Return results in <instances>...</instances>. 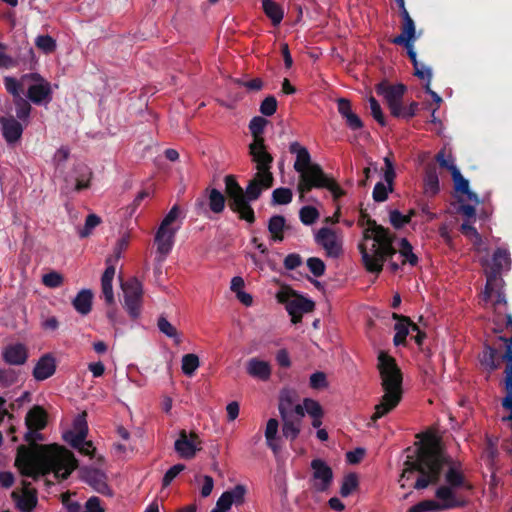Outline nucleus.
I'll return each mask as SVG.
<instances>
[{
	"label": "nucleus",
	"mask_w": 512,
	"mask_h": 512,
	"mask_svg": "<svg viewBox=\"0 0 512 512\" xmlns=\"http://www.w3.org/2000/svg\"><path fill=\"white\" fill-rule=\"evenodd\" d=\"M405 453L406 459L398 480L401 488L423 490L430 485H436L441 479L444 468L447 467L446 484L436 489L435 497L438 500H449L456 507L463 506L455 490H471L472 485L467 481L460 461H454L447 455L438 442L419 445L415 449L408 447Z\"/></svg>",
	"instance_id": "1"
},
{
	"label": "nucleus",
	"mask_w": 512,
	"mask_h": 512,
	"mask_svg": "<svg viewBox=\"0 0 512 512\" xmlns=\"http://www.w3.org/2000/svg\"><path fill=\"white\" fill-rule=\"evenodd\" d=\"M74 454L57 444L20 445L17 448L15 466L22 476L38 480L53 472L58 480H66L77 467Z\"/></svg>",
	"instance_id": "2"
},
{
	"label": "nucleus",
	"mask_w": 512,
	"mask_h": 512,
	"mask_svg": "<svg viewBox=\"0 0 512 512\" xmlns=\"http://www.w3.org/2000/svg\"><path fill=\"white\" fill-rule=\"evenodd\" d=\"M368 225L363 231V241L358 249L361 253L362 263L370 273L379 274L383 270L384 261L397 250L393 246L394 235L388 228L383 227L371 219L366 211H360L359 225Z\"/></svg>",
	"instance_id": "3"
},
{
	"label": "nucleus",
	"mask_w": 512,
	"mask_h": 512,
	"mask_svg": "<svg viewBox=\"0 0 512 512\" xmlns=\"http://www.w3.org/2000/svg\"><path fill=\"white\" fill-rule=\"evenodd\" d=\"M378 370L384 395L375 406V412L368 423L369 426L395 409L402 399L403 377L396 360L387 353L380 352L378 355Z\"/></svg>",
	"instance_id": "4"
},
{
	"label": "nucleus",
	"mask_w": 512,
	"mask_h": 512,
	"mask_svg": "<svg viewBox=\"0 0 512 512\" xmlns=\"http://www.w3.org/2000/svg\"><path fill=\"white\" fill-rule=\"evenodd\" d=\"M289 151L296 155L294 169L299 173L297 189L301 195H304L314 189L313 183L322 176L324 171L319 164L311 162L309 151L298 142H292Z\"/></svg>",
	"instance_id": "5"
},
{
	"label": "nucleus",
	"mask_w": 512,
	"mask_h": 512,
	"mask_svg": "<svg viewBox=\"0 0 512 512\" xmlns=\"http://www.w3.org/2000/svg\"><path fill=\"white\" fill-rule=\"evenodd\" d=\"M225 197L232 212L237 213L241 220L252 224L255 222V213L252 206L245 201L244 189L232 174L224 177Z\"/></svg>",
	"instance_id": "6"
},
{
	"label": "nucleus",
	"mask_w": 512,
	"mask_h": 512,
	"mask_svg": "<svg viewBox=\"0 0 512 512\" xmlns=\"http://www.w3.org/2000/svg\"><path fill=\"white\" fill-rule=\"evenodd\" d=\"M511 266V258L508 250L503 248H497L492 256V263L485 270L486 285L483 292V298L485 301L492 297V292L495 287L503 282L501 273L503 270H509Z\"/></svg>",
	"instance_id": "7"
},
{
	"label": "nucleus",
	"mask_w": 512,
	"mask_h": 512,
	"mask_svg": "<svg viewBox=\"0 0 512 512\" xmlns=\"http://www.w3.org/2000/svg\"><path fill=\"white\" fill-rule=\"evenodd\" d=\"M179 214V206L174 205L163 218L155 234L154 241L157 245V251L164 256L168 255L173 248L175 236L180 226L174 227L172 224L177 220Z\"/></svg>",
	"instance_id": "8"
},
{
	"label": "nucleus",
	"mask_w": 512,
	"mask_h": 512,
	"mask_svg": "<svg viewBox=\"0 0 512 512\" xmlns=\"http://www.w3.org/2000/svg\"><path fill=\"white\" fill-rule=\"evenodd\" d=\"M277 300L279 303L284 304L287 312L291 316L292 323L296 324L302 320L304 313L312 312L315 308V303L297 294L293 290H281L277 293Z\"/></svg>",
	"instance_id": "9"
},
{
	"label": "nucleus",
	"mask_w": 512,
	"mask_h": 512,
	"mask_svg": "<svg viewBox=\"0 0 512 512\" xmlns=\"http://www.w3.org/2000/svg\"><path fill=\"white\" fill-rule=\"evenodd\" d=\"M48 415L43 407L33 406L25 416L27 431L24 434V441L31 446L38 445L37 441H43L44 436L40 433L47 426Z\"/></svg>",
	"instance_id": "10"
},
{
	"label": "nucleus",
	"mask_w": 512,
	"mask_h": 512,
	"mask_svg": "<svg viewBox=\"0 0 512 512\" xmlns=\"http://www.w3.org/2000/svg\"><path fill=\"white\" fill-rule=\"evenodd\" d=\"M124 293V308L132 319L141 314L143 285L137 278H131L121 284Z\"/></svg>",
	"instance_id": "11"
},
{
	"label": "nucleus",
	"mask_w": 512,
	"mask_h": 512,
	"mask_svg": "<svg viewBox=\"0 0 512 512\" xmlns=\"http://www.w3.org/2000/svg\"><path fill=\"white\" fill-rule=\"evenodd\" d=\"M376 93L383 96L393 117L399 116V109L403 105V96L407 90L404 84H389L386 81L380 82L375 87Z\"/></svg>",
	"instance_id": "12"
},
{
	"label": "nucleus",
	"mask_w": 512,
	"mask_h": 512,
	"mask_svg": "<svg viewBox=\"0 0 512 512\" xmlns=\"http://www.w3.org/2000/svg\"><path fill=\"white\" fill-rule=\"evenodd\" d=\"M74 173V179L68 176L65 177V184L60 188L62 194L68 196L72 192H80L90 187L93 172L86 164L79 163L75 165Z\"/></svg>",
	"instance_id": "13"
},
{
	"label": "nucleus",
	"mask_w": 512,
	"mask_h": 512,
	"mask_svg": "<svg viewBox=\"0 0 512 512\" xmlns=\"http://www.w3.org/2000/svg\"><path fill=\"white\" fill-rule=\"evenodd\" d=\"M201 443L196 432L191 431L187 433L186 430L182 429L174 443V449L181 458L192 459L195 457L196 452L201 450Z\"/></svg>",
	"instance_id": "14"
},
{
	"label": "nucleus",
	"mask_w": 512,
	"mask_h": 512,
	"mask_svg": "<svg viewBox=\"0 0 512 512\" xmlns=\"http://www.w3.org/2000/svg\"><path fill=\"white\" fill-rule=\"evenodd\" d=\"M315 241L326 251L329 257L338 258L343 252L342 239L334 230L328 227H322L318 230Z\"/></svg>",
	"instance_id": "15"
},
{
	"label": "nucleus",
	"mask_w": 512,
	"mask_h": 512,
	"mask_svg": "<svg viewBox=\"0 0 512 512\" xmlns=\"http://www.w3.org/2000/svg\"><path fill=\"white\" fill-rule=\"evenodd\" d=\"M273 184L274 177L272 173H256L244 190L245 201L250 204V202L258 200L262 191L271 188Z\"/></svg>",
	"instance_id": "16"
},
{
	"label": "nucleus",
	"mask_w": 512,
	"mask_h": 512,
	"mask_svg": "<svg viewBox=\"0 0 512 512\" xmlns=\"http://www.w3.org/2000/svg\"><path fill=\"white\" fill-rule=\"evenodd\" d=\"M313 470L314 489L318 492H325L331 486L333 481V471L331 467L322 459H313L311 461Z\"/></svg>",
	"instance_id": "17"
},
{
	"label": "nucleus",
	"mask_w": 512,
	"mask_h": 512,
	"mask_svg": "<svg viewBox=\"0 0 512 512\" xmlns=\"http://www.w3.org/2000/svg\"><path fill=\"white\" fill-rule=\"evenodd\" d=\"M249 153L252 156V161L256 163L257 173H272L270 171L273 157L267 151L265 140H258L249 145Z\"/></svg>",
	"instance_id": "18"
},
{
	"label": "nucleus",
	"mask_w": 512,
	"mask_h": 512,
	"mask_svg": "<svg viewBox=\"0 0 512 512\" xmlns=\"http://www.w3.org/2000/svg\"><path fill=\"white\" fill-rule=\"evenodd\" d=\"M86 412H82L76 416L73 421V428L63 434V439L70 444L71 447H78L83 444L88 434V424L86 420Z\"/></svg>",
	"instance_id": "19"
},
{
	"label": "nucleus",
	"mask_w": 512,
	"mask_h": 512,
	"mask_svg": "<svg viewBox=\"0 0 512 512\" xmlns=\"http://www.w3.org/2000/svg\"><path fill=\"white\" fill-rule=\"evenodd\" d=\"M0 127L2 136L8 144L19 141L24 131L22 121L12 115L0 116Z\"/></svg>",
	"instance_id": "20"
},
{
	"label": "nucleus",
	"mask_w": 512,
	"mask_h": 512,
	"mask_svg": "<svg viewBox=\"0 0 512 512\" xmlns=\"http://www.w3.org/2000/svg\"><path fill=\"white\" fill-rule=\"evenodd\" d=\"M83 480L90 485L98 493L111 496L112 491L106 482V475L100 469L97 468H83L82 469Z\"/></svg>",
	"instance_id": "21"
},
{
	"label": "nucleus",
	"mask_w": 512,
	"mask_h": 512,
	"mask_svg": "<svg viewBox=\"0 0 512 512\" xmlns=\"http://www.w3.org/2000/svg\"><path fill=\"white\" fill-rule=\"evenodd\" d=\"M278 410L281 418L304 417V408L301 404H294L293 394L289 390H282L280 392Z\"/></svg>",
	"instance_id": "22"
},
{
	"label": "nucleus",
	"mask_w": 512,
	"mask_h": 512,
	"mask_svg": "<svg viewBox=\"0 0 512 512\" xmlns=\"http://www.w3.org/2000/svg\"><path fill=\"white\" fill-rule=\"evenodd\" d=\"M27 98L35 105L48 104L52 100L51 85L48 81L29 86Z\"/></svg>",
	"instance_id": "23"
},
{
	"label": "nucleus",
	"mask_w": 512,
	"mask_h": 512,
	"mask_svg": "<svg viewBox=\"0 0 512 512\" xmlns=\"http://www.w3.org/2000/svg\"><path fill=\"white\" fill-rule=\"evenodd\" d=\"M3 360L9 365H23L28 359V351L21 343L7 345L3 350Z\"/></svg>",
	"instance_id": "24"
},
{
	"label": "nucleus",
	"mask_w": 512,
	"mask_h": 512,
	"mask_svg": "<svg viewBox=\"0 0 512 512\" xmlns=\"http://www.w3.org/2000/svg\"><path fill=\"white\" fill-rule=\"evenodd\" d=\"M56 371L55 358L47 353L41 356L33 369V377L43 381L51 377Z\"/></svg>",
	"instance_id": "25"
},
{
	"label": "nucleus",
	"mask_w": 512,
	"mask_h": 512,
	"mask_svg": "<svg viewBox=\"0 0 512 512\" xmlns=\"http://www.w3.org/2000/svg\"><path fill=\"white\" fill-rule=\"evenodd\" d=\"M504 354L505 352L499 356L498 350L495 347L485 344L483 351L479 354L478 358L481 366L491 373L500 367L501 360L505 361L503 359Z\"/></svg>",
	"instance_id": "26"
},
{
	"label": "nucleus",
	"mask_w": 512,
	"mask_h": 512,
	"mask_svg": "<svg viewBox=\"0 0 512 512\" xmlns=\"http://www.w3.org/2000/svg\"><path fill=\"white\" fill-rule=\"evenodd\" d=\"M424 193L429 197L436 196L440 191L439 177L437 167L434 163H429L425 167L423 178Z\"/></svg>",
	"instance_id": "27"
},
{
	"label": "nucleus",
	"mask_w": 512,
	"mask_h": 512,
	"mask_svg": "<svg viewBox=\"0 0 512 512\" xmlns=\"http://www.w3.org/2000/svg\"><path fill=\"white\" fill-rule=\"evenodd\" d=\"M456 508L454 503H451L449 500H423L415 505H413L408 512H437L444 511L448 509Z\"/></svg>",
	"instance_id": "28"
},
{
	"label": "nucleus",
	"mask_w": 512,
	"mask_h": 512,
	"mask_svg": "<svg viewBox=\"0 0 512 512\" xmlns=\"http://www.w3.org/2000/svg\"><path fill=\"white\" fill-rule=\"evenodd\" d=\"M24 493L22 496H18L16 492L12 493V497L16 499V505L22 512H32L37 505L36 493L28 491L30 482L23 481Z\"/></svg>",
	"instance_id": "29"
},
{
	"label": "nucleus",
	"mask_w": 512,
	"mask_h": 512,
	"mask_svg": "<svg viewBox=\"0 0 512 512\" xmlns=\"http://www.w3.org/2000/svg\"><path fill=\"white\" fill-rule=\"evenodd\" d=\"M247 373L254 378L266 381L270 378L271 367L266 361L251 358L247 363Z\"/></svg>",
	"instance_id": "30"
},
{
	"label": "nucleus",
	"mask_w": 512,
	"mask_h": 512,
	"mask_svg": "<svg viewBox=\"0 0 512 512\" xmlns=\"http://www.w3.org/2000/svg\"><path fill=\"white\" fill-rule=\"evenodd\" d=\"M93 292L90 289L80 290L72 300L74 309L81 315H88L92 310Z\"/></svg>",
	"instance_id": "31"
},
{
	"label": "nucleus",
	"mask_w": 512,
	"mask_h": 512,
	"mask_svg": "<svg viewBox=\"0 0 512 512\" xmlns=\"http://www.w3.org/2000/svg\"><path fill=\"white\" fill-rule=\"evenodd\" d=\"M115 276V267L108 265L101 277V290L102 295L107 305H112L115 302L112 281Z\"/></svg>",
	"instance_id": "32"
},
{
	"label": "nucleus",
	"mask_w": 512,
	"mask_h": 512,
	"mask_svg": "<svg viewBox=\"0 0 512 512\" xmlns=\"http://www.w3.org/2000/svg\"><path fill=\"white\" fill-rule=\"evenodd\" d=\"M392 318L398 320V323L394 326L396 333L393 338V343L395 346L405 345L406 338L409 334V317L393 313Z\"/></svg>",
	"instance_id": "33"
},
{
	"label": "nucleus",
	"mask_w": 512,
	"mask_h": 512,
	"mask_svg": "<svg viewBox=\"0 0 512 512\" xmlns=\"http://www.w3.org/2000/svg\"><path fill=\"white\" fill-rule=\"evenodd\" d=\"M287 228L285 217L282 215H273L268 221V231L271 234V239L275 242L283 241V233Z\"/></svg>",
	"instance_id": "34"
},
{
	"label": "nucleus",
	"mask_w": 512,
	"mask_h": 512,
	"mask_svg": "<svg viewBox=\"0 0 512 512\" xmlns=\"http://www.w3.org/2000/svg\"><path fill=\"white\" fill-rule=\"evenodd\" d=\"M313 184H315L314 188L316 189L326 188L329 190L335 200L345 195V191L339 186V184L333 178L325 174V172H323L322 176Z\"/></svg>",
	"instance_id": "35"
},
{
	"label": "nucleus",
	"mask_w": 512,
	"mask_h": 512,
	"mask_svg": "<svg viewBox=\"0 0 512 512\" xmlns=\"http://www.w3.org/2000/svg\"><path fill=\"white\" fill-rule=\"evenodd\" d=\"M416 40V28L412 18L402 20L401 34L392 39L393 44H407Z\"/></svg>",
	"instance_id": "36"
},
{
	"label": "nucleus",
	"mask_w": 512,
	"mask_h": 512,
	"mask_svg": "<svg viewBox=\"0 0 512 512\" xmlns=\"http://www.w3.org/2000/svg\"><path fill=\"white\" fill-rule=\"evenodd\" d=\"M303 418L297 417H287L281 418L282 425V434L285 438L294 441L300 434L301 431V422Z\"/></svg>",
	"instance_id": "37"
},
{
	"label": "nucleus",
	"mask_w": 512,
	"mask_h": 512,
	"mask_svg": "<svg viewBox=\"0 0 512 512\" xmlns=\"http://www.w3.org/2000/svg\"><path fill=\"white\" fill-rule=\"evenodd\" d=\"M262 8L274 26H277L281 23L284 13L279 4L273 0H262Z\"/></svg>",
	"instance_id": "38"
},
{
	"label": "nucleus",
	"mask_w": 512,
	"mask_h": 512,
	"mask_svg": "<svg viewBox=\"0 0 512 512\" xmlns=\"http://www.w3.org/2000/svg\"><path fill=\"white\" fill-rule=\"evenodd\" d=\"M279 428V422L275 418H270L266 424L265 430V438L267 446L277 454L280 450L279 445L277 444V433Z\"/></svg>",
	"instance_id": "39"
},
{
	"label": "nucleus",
	"mask_w": 512,
	"mask_h": 512,
	"mask_svg": "<svg viewBox=\"0 0 512 512\" xmlns=\"http://www.w3.org/2000/svg\"><path fill=\"white\" fill-rule=\"evenodd\" d=\"M207 192L209 209L215 214L222 213L226 204L225 195L216 188L207 189Z\"/></svg>",
	"instance_id": "40"
},
{
	"label": "nucleus",
	"mask_w": 512,
	"mask_h": 512,
	"mask_svg": "<svg viewBox=\"0 0 512 512\" xmlns=\"http://www.w3.org/2000/svg\"><path fill=\"white\" fill-rule=\"evenodd\" d=\"M29 101L30 100L25 99L23 96L13 99L16 114L15 118L22 121L25 124H28L30 114L32 111V106Z\"/></svg>",
	"instance_id": "41"
},
{
	"label": "nucleus",
	"mask_w": 512,
	"mask_h": 512,
	"mask_svg": "<svg viewBox=\"0 0 512 512\" xmlns=\"http://www.w3.org/2000/svg\"><path fill=\"white\" fill-rule=\"evenodd\" d=\"M399 254L402 258V265L410 264L416 266L418 264V256L413 252L411 243L406 239L402 238L399 243Z\"/></svg>",
	"instance_id": "42"
},
{
	"label": "nucleus",
	"mask_w": 512,
	"mask_h": 512,
	"mask_svg": "<svg viewBox=\"0 0 512 512\" xmlns=\"http://www.w3.org/2000/svg\"><path fill=\"white\" fill-rule=\"evenodd\" d=\"M268 123L269 121L261 116H255L250 120L249 130L254 138L253 142H257L258 140H264L262 135Z\"/></svg>",
	"instance_id": "43"
},
{
	"label": "nucleus",
	"mask_w": 512,
	"mask_h": 512,
	"mask_svg": "<svg viewBox=\"0 0 512 512\" xmlns=\"http://www.w3.org/2000/svg\"><path fill=\"white\" fill-rule=\"evenodd\" d=\"M159 331L169 338H173L176 344L181 342L176 328L167 320L165 316H160L157 321Z\"/></svg>",
	"instance_id": "44"
},
{
	"label": "nucleus",
	"mask_w": 512,
	"mask_h": 512,
	"mask_svg": "<svg viewBox=\"0 0 512 512\" xmlns=\"http://www.w3.org/2000/svg\"><path fill=\"white\" fill-rule=\"evenodd\" d=\"M199 367V357L196 354H185L182 358V372L187 376H192Z\"/></svg>",
	"instance_id": "45"
},
{
	"label": "nucleus",
	"mask_w": 512,
	"mask_h": 512,
	"mask_svg": "<svg viewBox=\"0 0 512 512\" xmlns=\"http://www.w3.org/2000/svg\"><path fill=\"white\" fill-rule=\"evenodd\" d=\"M292 191L289 188H276L272 192V204L273 205H286L292 201Z\"/></svg>",
	"instance_id": "46"
},
{
	"label": "nucleus",
	"mask_w": 512,
	"mask_h": 512,
	"mask_svg": "<svg viewBox=\"0 0 512 512\" xmlns=\"http://www.w3.org/2000/svg\"><path fill=\"white\" fill-rule=\"evenodd\" d=\"M4 85L9 94L12 95L13 99L22 96L23 93V81L7 76L4 78Z\"/></svg>",
	"instance_id": "47"
},
{
	"label": "nucleus",
	"mask_w": 512,
	"mask_h": 512,
	"mask_svg": "<svg viewBox=\"0 0 512 512\" xmlns=\"http://www.w3.org/2000/svg\"><path fill=\"white\" fill-rule=\"evenodd\" d=\"M358 487V477L355 473H349L343 479L340 494L342 497H348Z\"/></svg>",
	"instance_id": "48"
},
{
	"label": "nucleus",
	"mask_w": 512,
	"mask_h": 512,
	"mask_svg": "<svg viewBox=\"0 0 512 512\" xmlns=\"http://www.w3.org/2000/svg\"><path fill=\"white\" fill-rule=\"evenodd\" d=\"M299 218L304 225H312L319 218V212L313 206H304L299 211Z\"/></svg>",
	"instance_id": "49"
},
{
	"label": "nucleus",
	"mask_w": 512,
	"mask_h": 512,
	"mask_svg": "<svg viewBox=\"0 0 512 512\" xmlns=\"http://www.w3.org/2000/svg\"><path fill=\"white\" fill-rule=\"evenodd\" d=\"M19 373L12 368L0 369V386L9 387L18 381Z\"/></svg>",
	"instance_id": "50"
},
{
	"label": "nucleus",
	"mask_w": 512,
	"mask_h": 512,
	"mask_svg": "<svg viewBox=\"0 0 512 512\" xmlns=\"http://www.w3.org/2000/svg\"><path fill=\"white\" fill-rule=\"evenodd\" d=\"M277 100L273 95L267 96L260 104L259 111L264 116H272L277 111Z\"/></svg>",
	"instance_id": "51"
},
{
	"label": "nucleus",
	"mask_w": 512,
	"mask_h": 512,
	"mask_svg": "<svg viewBox=\"0 0 512 512\" xmlns=\"http://www.w3.org/2000/svg\"><path fill=\"white\" fill-rule=\"evenodd\" d=\"M64 282V277L57 271H51L42 276V283L48 288H58Z\"/></svg>",
	"instance_id": "52"
},
{
	"label": "nucleus",
	"mask_w": 512,
	"mask_h": 512,
	"mask_svg": "<svg viewBox=\"0 0 512 512\" xmlns=\"http://www.w3.org/2000/svg\"><path fill=\"white\" fill-rule=\"evenodd\" d=\"M452 179L454 182V188L457 192L464 193L468 192L469 181L463 177L458 168H453Z\"/></svg>",
	"instance_id": "53"
},
{
	"label": "nucleus",
	"mask_w": 512,
	"mask_h": 512,
	"mask_svg": "<svg viewBox=\"0 0 512 512\" xmlns=\"http://www.w3.org/2000/svg\"><path fill=\"white\" fill-rule=\"evenodd\" d=\"M302 407L304 408V413L307 412L311 417L323 416L324 414L319 402L311 398H305Z\"/></svg>",
	"instance_id": "54"
},
{
	"label": "nucleus",
	"mask_w": 512,
	"mask_h": 512,
	"mask_svg": "<svg viewBox=\"0 0 512 512\" xmlns=\"http://www.w3.org/2000/svg\"><path fill=\"white\" fill-rule=\"evenodd\" d=\"M186 466L184 464L178 463L172 467H170L166 473L164 474V477L162 479V486L168 487L172 481L182 472L184 471Z\"/></svg>",
	"instance_id": "55"
},
{
	"label": "nucleus",
	"mask_w": 512,
	"mask_h": 512,
	"mask_svg": "<svg viewBox=\"0 0 512 512\" xmlns=\"http://www.w3.org/2000/svg\"><path fill=\"white\" fill-rule=\"evenodd\" d=\"M101 219L96 214H89L86 217L84 227L79 231V236L81 238H85L91 234L92 229H94L97 225H99Z\"/></svg>",
	"instance_id": "56"
},
{
	"label": "nucleus",
	"mask_w": 512,
	"mask_h": 512,
	"mask_svg": "<svg viewBox=\"0 0 512 512\" xmlns=\"http://www.w3.org/2000/svg\"><path fill=\"white\" fill-rule=\"evenodd\" d=\"M36 46L45 53H51L56 49V41L49 35H40L36 38Z\"/></svg>",
	"instance_id": "57"
},
{
	"label": "nucleus",
	"mask_w": 512,
	"mask_h": 512,
	"mask_svg": "<svg viewBox=\"0 0 512 512\" xmlns=\"http://www.w3.org/2000/svg\"><path fill=\"white\" fill-rule=\"evenodd\" d=\"M369 104H370V109H371L372 117L381 126H386V124H387L386 123V119H385V116H384V114L382 112V109H381V106H380L379 102L373 96H371L369 98Z\"/></svg>",
	"instance_id": "58"
},
{
	"label": "nucleus",
	"mask_w": 512,
	"mask_h": 512,
	"mask_svg": "<svg viewBox=\"0 0 512 512\" xmlns=\"http://www.w3.org/2000/svg\"><path fill=\"white\" fill-rule=\"evenodd\" d=\"M307 266H308L310 272L315 277H320L325 273V268H326L325 263L323 262V260H321L318 257L308 258Z\"/></svg>",
	"instance_id": "59"
},
{
	"label": "nucleus",
	"mask_w": 512,
	"mask_h": 512,
	"mask_svg": "<svg viewBox=\"0 0 512 512\" xmlns=\"http://www.w3.org/2000/svg\"><path fill=\"white\" fill-rule=\"evenodd\" d=\"M390 223L395 229H401L406 224L410 222V216L409 215H403L398 210H392L390 211Z\"/></svg>",
	"instance_id": "60"
},
{
	"label": "nucleus",
	"mask_w": 512,
	"mask_h": 512,
	"mask_svg": "<svg viewBox=\"0 0 512 512\" xmlns=\"http://www.w3.org/2000/svg\"><path fill=\"white\" fill-rule=\"evenodd\" d=\"M436 162L439 164L441 168L447 169L451 174L453 168H457L454 164V159L451 155L446 157L445 150H440L435 156Z\"/></svg>",
	"instance_id": "61"
},
{
	"label": "nucleus",
	"mask_w": 512,
	"mask_h": 512,
	"mask_svg": "<svg viewBox=\"0 0 512 512\" xmlns=\"http://www.w3.org/2000/svg\"><path fill=\"white\" fill-rule=\"evenodd\" d=\"M230 494L232 503L235 505H241L244 503L245 494L247 489L244 485L238 484L233 489L225 491Z\"/></svg>",
	"instance_id": "62"
},
{
	"label": "nucleus",
	"mask_w": 512,
	"mask_h": 512,
	"mask_svg": "<svg viewBox=\"0 0 512 512\" xmlns=\"http://www.w3.org/2000/svg\"><path fill=\"white\" fill-rule=\"evenodd\" d=\"M460 231L466 237L474 239L475 245L481 244V242H482L481 235L479 234L477 229L474 226H472L471 224H469L468 222H464L461 224Z\"/></svg>",
	"instance_id": "63"
},
{
	"label": "nucleus",
	"mask_w": 512,
	"mask_h": 512,
	"mask_svg": "<svg viewBox=\"0 0 512 512\" xmlns=\"http://www.w3.org/2000/svg\"><path fill=\"white\" fill-rule=\"evenodd\" d=\"M389 186L383 182H377L374 186L372 197L375 202H384L388 198Z\"/></svg>",
	"instance_id": "64"
}]
</instances>
